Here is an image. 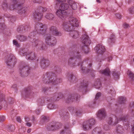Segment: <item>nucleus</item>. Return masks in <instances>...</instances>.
Wrapping results in <instances>:
<instances>
[{
  "label": "nucleus",
  "mask_w": 134,
  "mask_h": 134,
  "mask_svg": "<svg viewBox=\"0 0 134 134\" xmlns=\"http://www.w3.org/2000/svg\"><path fill=\"white\" fill-rule=\"evenodd\" d=\"M71 56H73L74 58L78 61L81 60L82 58V55L79 51L75 48H74L70 53Z\"/></svg>",
  "instance_id": "8"
},
{
  "label": "nucleus",
  "mask_w": 134,
  "mask_h": 134,
  "mask_svg": "<svg viewBox=\"0 0 134 134\" xmlns=\"http://www.w3.org/2000/svg\"><path fill=\"white\" fill-rule=\"evenodd\" d=\"M88 63V66L90 68H91L92 67V63L91 62L89 63L88 61L87 62ZM83 63V62L81 61V62H80L78 64V65H81V69L82 72L84 73H87L88 72H91L93 73L95 71L92 68H87L86 67L83 66L82 64Z\"/></svg>",
  "instance_id": "7"
},
{
  "label": "nucleus",
  "mask_w": 134,
  "mask_h": 134,
  "mask_svg": "<svg viewBox=\"0 0 134 134\" xmlns=\"http://www.w3.org/2000/svg\"><path fill=\"white\" fill-rule=\"evenodd\" d=\"M60 7L62 9L65 10L68 9L69 8V6L67 3H63L62 4Z\"/></svg>",
  "instance_id": "43"
},
{
  "label": "nucleus",
  "mask_w": 134,
  "mask_h": 134,
  "mask_svg": "<svg viewBox=\"0 0 134 134\" xmlns=\"http://www.w3.org/2000/svg\"><path fill=\"white\" fill-rule=\"evenodd\" d=\"M66 12L65 10L59 9L56 13L57 15L62 19L66 18Z\"/></svg>",
  "instance_id": "20"
},
{
  "label": "nucleus",
  "mask_w": 134,
  "mask_h": 134,
  "mask_svg": "<svg viewBox=\"0 0 134 134\" xmlns=\"http://www.w3.org/2000/svg\"><path fill=\"white\" fill-rule=\"evenodd\" d=\"M47 28V26L46 25L38 23L36 24L35 30L37 33L43 35L46 33Z\"/></svg>",
  "instance_id": "3"
},
{
  "label": "nucleus",
  "mask_w": 134,
  "mask_h": 134,
  "mask_svg": "<svg viewBox=\"0 0 134 134\" xmlns=\"http://www.w3.org/2000/svg\"><path fill=\"white\" fill-rule=\"evenodd\" d=\"M73 28L72 29L70 32V36L74 38H77L79 36L78 32L76 30H73Z\"/></svg>",
  "instance_id": "25"
},
{
  "label": "nucleus",
  "mask_w": 134,
  "mask_h": 134,
  "mask_svg": "<svg viewBox=\"0 0 134 134\" xmlns=\"http://www.w3.org/2000/svg\"><path fill=\"white\" fill-rule=\"evenodd\" d=\"M12 89L15 91H16L17 90V85L16 84L13 85L12 87Z\"/></svg>",
  "instance_id": "58"
},
{
  "label": "nucleus",
  "mask_w": 134,
  "mask_h": 134,
  "mask_svg": "<svg viewBox=\"0 0 134 134\" xmlns=\"http://www.w3.org/2000/svg\"><path fill=\"white\" fill-rule=\"evenodd\" d=\"M56 105L52 104H49L48 106V108L50 109H55L57 108Z\"/></svg>",
  "instance_id": "49"
},
{
  "label": "nucleus",
  "mask_w": 134,
  "mask_h": 134,
  "mask_svg": "<svg viewBox=\"0 0 134 134\" xmlns=\"http://www.w3.org/2000/svg\"><path fill=\"white\" fill-rule=\"evenodd\" d=\"M45 42L48 45L53 46L55 45L56 40L54 37L50 35H48L46 37Z\"/></svg>",
  "instance_id": "10"
},
{
  "label": "nucleus",
  "mask_w": 134,
  "mask_h": 134,
  "mask_svg": "<svg viewBox=\"0 0 134 134\" xmlns=\"http://www.w3.org/2000/svg\"><path fill=\"white\" fill-rule=\"evenodd\" d=\"M19 72L21 77H26L30 73L31 68L27 65L21 66L20 67Z\"/></svg>",
  "instance_id": "4"
},
{
  "label": "nucleus",
  "mask_w": 134,
  "mask_h": 134,
  "mask_svg": "<svg viewBox=\"0 0 134 134\" xmlns=\"http://www.w3.org/2000/svg\"><path fill=\"white\" fill-rule=\"evenodd\" d=\"M127 74L130 79L131 83L134 84V74L130 70L127 71Z\"/></svg>",
  "instance_id": "26"
},
{
  "label": "nucleus",
  "mask_w": 134,
  "mask_h": 134,
  "mask_svg": "<svg viewBox=\"0 0 134 134\" xmlns=\"http://www.w3.org/2000/svg\"><path fill=\"white\" fill-rule=\"evenodd\" d=\"M130 110H131L132 111H133V108H134V102L131 103L130 105Z\"/></svg>",
  "instance_id": "57"
},
{
  "label": "nucleus",
  "mask_w": 134,
  "mask_h": 134,
  "mask_svg": "<svg viewBox=\"0 0 134 134\" xmlns=\"http://www.w3.org/2000/svg\"><path fill=\"white\" fill-rule=\"evenodd\" d=\"M37 34V32L35 31V29L34 30L33 32H32L30 33L29 35V37L30 38L33 39V41H34V40H35L36 39L35 38V37L36 36Z\"/></svg>",
  "instance_id": "39"
},
{
  "label": "nucleus",
  "mask_w": 134,
  "mask_h": 134,
  "mask_svg": "<svg viewBox=\"0 0 134 134\" xmlns=\"http://www.w3.org/2000/svg\"><path fill=\"white\" fill-rule=\"evenodd\" d=\"M104 129L106 131L109 130L110 129V127L107 124H105L104 126Z\"/></svg>",
  "instance_id": "56"
},
{
  "label": "nucleus",
  "mask_w": 134,
  "mask_h": 134,
  "mask_svg": "<svg viewBox=\"0 0 134 134\" xmlns=\"http://www.w3.org/2000/svg\"><path fill=\"white\" fill-rule=\"evenodd\" d=\"M45 101L43 98H40L37 100V103L38 105L42 106L44 104Z\"/></svg>",
  "instance_id": "46"
},
{
  "label": "nucleus",
  "mask_w": 134,
  "mask_h": 134,
  "mask_svg": "<svg viewBox=\"0 0 134 134\" xmlns=\"http://www.w3.org/2000/svg\"><path fill=\"white\" fill-rule=\"evenodd\" d=\"M109 92L113 96H114L115 95L116 92L114 88H112L110 90Z\"/></svg>",
  "instance_id": "52"
},
{
  "label": "nucleus",
  "mask_w": 134,
  "mask_h": 134,
  "mask_svg": "<svg viewBox=\"0 0 134 134\" xmlns=\"http://www.w3.org/2000/svg\"><path fill=\"white\" fill-rule=\"evenodd\" d=\"M32 92V91L30 87L26 88L25 90V96L27 97L29 94L31 93Z\"/></svg>",
  "instance_id": "44"
},
{
  "label": "nucleus",
  "mask_w": 134,
  "mask_h": 134,
  "mask_svg": "<svg viewBox=\"0 0 134 134\" xmlns=\"http://www.w3.org/2000/svg\"><path fill=\"white\" fill-rule=\"evenodd\" d=\"M124 28H127L130 27L129 25L126 23H124L123 24Z\"/></svg>",
  "instance_id": "61"
},
{
  "label": "nucleus",
  "mask_w": 134,
  "mask_h": 134,
  "mask_svg": "<svg viewBox=\"0 0 134 134\" xmlns=\"http://www.w3.org/2000/svg\"><path fill=\"white\" fill-rule=\"evenodd\" d=\"M88 85V82L83 80L82 82L81 83L80 87L81 88L86 87H87Z\"/></svg>",
  "instance_id": "47"
},
{
  "label": "nucleus",
  "mask_w": 134,
  "mask_h": 134,
  "mask_svg": "<svg viewBox=\"0 0 134 134\" xmlns=\"http://www.w3.org/2000/svg\"><path fill=\"white\" fill-rule=\"evenodd\" d=\"M1 7L5 11H6L8 9L11 10L14 9L13 4L11 5L10 3L9 2L8 0H4L3 1Z\"/></svg>",
  "instance_id": "9"
},
{
  "label": "nucleus",
  "mask_w": 134,
  "mask_h": 134,
  "mask_svg": "<svg viewBox=\"0 0 134 134\" xmlns=\"http://www.w3.org/2000/svg\"><path fill=\"white\" fill-rule=\"evenodd\" d=\"M39 9L40 12H44L47 10V8L46 7H40L39 8Z\"/></svg>",
  "instance_id": "53"
},
{
  "label": "nucleus",
  "mask_w": 134,
  "mask_h": 134,
  "mask_svg": "<svg viewBox=\"0 0 134 134\" xmlns=\"http://www.w3.org/2000/svg\"><path fill=\"white\" fill-rule=\"evenodd\" d=\"M7 130L10 132L13 131L15 129V127L14 125H10L7 126Z\"/></svg>",
  "instance_id": "45"
},
{
  "label": "nucleus",
  "mask_w": 134,
  "mask_h": 134,
  "mask_svg": "<svg viewBox=\"0 0 134 134\" xmlns=\"http://www.w3.org/2000/svg\"><path fill=\"white\" fill-rule=\"evenodd\" d=\"M55 95L53 97V99L55 100H58L59 99L62 98L63 97V95L61 93H55Z\"/></svg>",
  "instance_id": "37"
},
{
  "label": "nucleus",
  "mask_w": 134,
  "mask_h": 134,
  "mask_svg": "<svg viewBox=\"0 0 134 134\" xmlns=\"http://www.w3.org/2000/svg\"><path fill=\"white\" fill-rule=\"evenodd\" d=\"M101 93L100 92L97 93L96 96L95 100H97L101 96Z\"/></svg>",
  "instance_id": "54"
},
{
  "label": "nucleus",
  "mask_w": 134,
  "mask_h": 134,
  "mask_svg": "<svg viewBox=\"0 0 134 134\" xmlns=\"http://www.w3.org/2000/svg\"><path fill=\"white\" fill-rule=\"evenodd\" d=\"M95 49L96 50L97 53L100 54H103L105 51L104 47L102 44H99L95 47Z\"/></svg>",
  "instance_id": "18"
},
{
  "label": "nucleus",
  "mask_w": 134,
  "mask_h": 134,
  "mask_svg": "<svg viewBox=\"0 0 134 134\" xmlns=\"http://www.w3.org/2000/svg\"><path fill=\"white\" fill-rule=\"evenodd\" d=\"M87 121L88 124H89L92 126L94 125L95 123V120L93 119H90Z\"/></svg>",
  "instance_id": "48"
},
{
  "label": "nucleus",
  "mask_w": 134,
  "mask_h": 134,
  "mask_svg": "<svg viewBox=\"0 0 134 134\" xmlns=\"http://www.w3.org/2000/svg\"><path fill=\"white\" fill-rule=\"evenodd\" d=\"M69 3L72 9L76 10L77 8V5L76 3L74 1L70 0L68 2Z\"/></svg>",
  "instance_id": "31"
},
{
  "label": "nucleus",
  "mask_w": 134,
  "mask_h": 134,
  "mask_svg": "<svg viewBox=\"0 0 134 134\" xmlns=\"http://www.w3.org/2000/svg\"><path fill=\"white\" fill-rule=\"evenodd\" d=\"M116 37L115 35L113 34L111 35L109 38L108 40V42L110 44L114 43Z\"/></svg>",
  "instance_id": "35"
},
{
  "label": "nucleus",
  "mask_w": 134,
  "mask_h": 134,
  "mask_svg": "<svg viewBox=\"0 0 134 134\" xmlns=\"http://www.w3.org/2000/svg\"><path fill=\"white\" fill-rule=\"evenodd\" d=\"M23 1L21 0H12L13 9L17 10L18 13L21 14L25 13L27 10L26 7L21 6V3L24 2Z\"/></svg>",
  "instance_id": "2"
},
{
  "label": "nucleus",
  "mask_w": 134,
  "mask_h": 134,
  "mask_svg": "<svg viewBox=\"0 0 134 134\" xmlns=\"http://www.w3.org/2000/svg\"><path fill=\"white\" fill-rule=\"evenodd\" d=\"M94 86L97 89L100 88L101 86V84L99 79H97L95 81Z\"/></svg>",
  "instance_id": "38"
},
{
  "label": "nucleus",
  "mask_w": 134,
  "mask_h": 134,
  "mask_svg": "<svg viewBox=\"0 0 134 134\" xmlns=\"http://www.w3.org/2000/svg\"><path fill=\"white\" fill-rule=\"evenodd\" d=\"M116 131L118 133L122 134L124 132V130L122 126L118 125L116 128Z\"/></svg>",
  "instance_id": "32"
},
{
  "label": "nucleus",
  "mask_w": 134,
  "mask_h": 134,
  "mask_svg": "<svg viewBox=\"0 0 134 134\" xmlns=\"http://www.w3.org/2000/svg\"><path fill=\"white\" fill-rule=\"evenodd\" d=\"M7 17L8 18H10V21L12 22L13 21H14V17L12 16L10 17V15H8V16H7Z\"/></svg>",
  "instance_id": "64"
},
{
  "label": "nucleus",
  "mask_w": 134,
  "mask_h": 134,
  "mask_svg": "<svg viewBox=\"0 0 134 134\" xmlns=\"http://www.w3.org/2000/svg\"><path fill=\"white\" fill-rule=\"evenodd\" d=\"M6 85L5 82L0 81V86L3 87Z\"/></svg>",
  "instance_id": "60"
},
{
  "label": "nucleus",
  "mask_w": 134,
  "mask_h": 134,
  "mask_svg": "<svg viewBox=\"0 0 134 134\" xmlns=\"http://www.w3.org/2000/svg\"><path fill=\"white\" fill-rule=\"evenodd\" d=\"M115 120H114V119L113 118H109L108 120V123L110 125L113 126L116 125L118 123V120L116 117L115 118Z\"/></svg>",
  "instance_id": "24"
},
{
  "label": "nucleus",
  "mask_w": 134,
  "mask_h": 134,
  "mask_svg": "<svg viewBox=\"0 0 134 134\" xmlns=\"http://www.w3.org/2000/svg\"><path fill=\"white\" fill-rule=\"evenodd\" d=\"M82 113V111L80 110H77L76 112V115L77 116H78L79 114L81 113Z\"/></svg>",
  "instance_id": "63"
},
{
  "label": "nucleus",
  "mask_w": 134,
  "mask_h": 134,
  "mask_svg": "<svg viewBox=\"0 0 134 134\" xmlns=\"http://www.w3.org/2000/svg\"><path fill=\"white\" fill-rule=\"evenodd\" d=\"M50 65V62L48 59L43 58L40 62V65L41 68L43 69L47 68Z\"/></svg>",
  "instance_id": "17"
},
{
  "label": "nucleus",
  "mask_w": 134,
  "mask_h": 134,
  "mask_svg": "<svg viewBox=\"0 0 134 134\" xmlns=\"http://www.w3.org/2000/svg\"><path fill=\"white\" fill-rule=\"evenodd\" d=\"M81 40L82 43L85 45H89L91 44V41L89 36L85 34L82 35Z\"/></svg>",
  "instance_id": "15"
},
{
  "label": "nucleus",
  "mask_w": 134,
  "mask_h": 134,
  "mask_svg": "<svg viewBox=\"0 0 134 134\" xmlns=\"http://www.w3.org/2000/svg\"><path fill=\"white\" fill-rule=\"evenodd\" d=\"M5 117L3 115L0 116V122L4 121L5 120Z\"/></svg>",
  "instance_id": "55"
},
{
  "label": "nucleus",
  "mask_w": 134,
  "mask_h": 134,
  "mask_svg": "<svg viewBox=\"0 0 134 134\" xmlns=\"http://www.w3.org/2000/svg\"><path fill=\"white\" fill-rule=\"evenodd\" d=\"M110 70L108 68H107L104 70L100 71V73L107 76H110Z\"/></svg>",
  "instance_id": "30"
},
{
  "label": "nucleus",
  "mask_w": 134,
  "mask_h": 134,
  "mask_svg": "<svg viewBox=\"0 0 134 134\" xmlns=\"http://www.w3.org/2000/svg\"><path fill=\"white\" fill-rule=\"evenodd\" d=\"M30 26L28 25H23L19 26L17 28V31L20 33H24L30 30Z\"/></svg>",
  "instance_id": "13"
},
{
  "label": "nucleus",
  "mask_w": 134,
  "mask_h": 134,
  "mask_svg": "<svg viewBox=\"0 0 134 134\" xmlns=\"http://www.w3.org/2000/svg\"><path fill=\"white\" fill-rule=\"evenodd\" d=\"M69 23L71 25L72 28L75 27H77L78 26V20H77L75 18L71 17L69 19Z\"/></svg>",
  "instance_id": "16"
},
{
  "label": "nucleus",
  "mask_w": 134,
  "mask_h": 134,
  "mask_svg": "<svg viewBox=\"0 0 134 134\" xmlns=\"http://www.w3.org/2000/svg\"><path fill=\"white\" fill-rule=\"evenodd\" d=\"M70 24L69 23L66 22H64L62 24L63 28L65 31H70L71 29H72L71 26H70Z\"/></svg>",
  "instance_id": "22"
},
{
  "label": "nucleus",
  "mask_w": 134,
  "mask_h": 134,
  "mask_svg": "<svg viewBox=\"0 0 134 134\" xmlns=\"http://www.w3.org/2000/svg\"><path fill=\"white\" fill-rule=\"evenodd\" d=\"M89 45H85L82 48V49L85 53H87L89 51V48L88 47Z\"/></svg>",
  "instance_id": "42"
},
{
  "label": "nucleus",
  "mask_w": 134,
  "mask_h": 134,
  "mask_svg": "<svg viewBox=\"0 0 134 134\" xmlns=\"http://www.w3.org/2000/svg\"><path fill=\"white\" fill-rule=\"evenodd\" d=\"M92 134H103V133L101 128L97 127L93 129Z\"/></svg>",
  "instance_id": "28"
},
{
  "label": "nucleus",
  "mask_w": 134,
  "mask_h": 134,
  "mask_svg": "<svg viewBox=\"0 0 134 134\" xmlns=\"http://www.w3.org/2000/svg\"><path fill=\"white\" fill-rule=\"evenodd\" d=\"M34 3H40L42 2V0H32Z\"/></svg>",
  "instance_id": "62"
},
{
  "label": "nucleus",
  "mask_w": 134,
  "mask_h": 134,
  "mask_svg": "<svg viewBox=\"0 0 134 134\" xmlns=\"http://www.w3.org/2000/svg\"><path fill=\"white\" fill-rule=\"evenodd\" d=\"M113 75L114 76V78L115 79H118L119 78V75L118 72L116 71L113 72Z\"/></svg>",
  "instance_id": "50"
},
{
  "label": "nucleus",
  "mask_w": 134,
  "mask_h": 134,
  "mask_svg": "<svg viewBox=\"0 0 134 134\" xmlns=\"http://www.w3.org/2000/svg\"><path fill=\"white\" fill-rule=\"evenodd\" d=\"M42 81L44 83H51L55 85L61 83L62 80L60 78L57 77V75L55 73L48 72L43 74Z\"/></svg>",
  "instance_id": "1"
},
{
  "label": "nucleus",
  "mask_w": 134,
  "mask_h": 134,
  "mask_svg": "<svg viewBox=\"0 0 134 134\" xmlns=\"http://www.w3.org/2000/svg\"><path fill=\"white\" fill-rule=\"evenodd\" d=\"M48 121V119L46 116H42L41 117V121L42 123L46 122Z\"/></svg>",
  "instance_id": "51"
},
{
  "label": "nucleus",
  "mask_w": 134,
  "mask_h": 134,
  "mask_svg": "<svg viewBox=\"0 0 134 134\" xmlns=\"http://www.w3.org/2000/svg\"><path fill=\"white\" fill-rule=\"evenodd\" d=\"M106 116L105 112L104 109H100L98 111L97 116L101 120L105 118Z\"/></svg>",
  "instance_id": "21"
},
{
  "label": "nucleus",
  "mask_w": 134,
  "mask_h": 134,
  "mask_svg": "<svg viewBox=\"0 0 134 134\" xmlns=\"http://www.w3.org/2000/svg\"><path fill=\"white\" fill-rule=\"evenodd\" d=\"M80 96L77 94H72L68 95L66 99V102L67 103H71L74 101H77Z\"/></svg>",
  "instance_id": "11"
},
{
  "label": "nucleus",
  "mask_w": 134,
  "mask_h": 134,
  "mask_svg": "<svg viewBox=\"0 0 134 134\" xmlns=\"http://www.w3.org/2000/svg\"><path fill=\"white\" fill-rule=\"evenodd\" d=\"M83 127L84 130H86L91 129L92 126L89 124H88L87 121L84 122Z\"/></svg>",
  "instance_id": "36"
},
{
  "label": "nucleus",
  "mask_w": 134,
  "mask_h": 134,
  "mask_svg": "<svg viewBox=\"0 0 134 134\" xmlns=\"http://www.w3.org/2000/svg\"><path fill=\"white\" fill-rule=\"evenodd\" d=\"M68 80L71 82L75 83L76 82V78L72 74H69L68 76Z\"/></svg>",
  "instance_id": "34"
},
{
  "label": "nucleus",
  "mask_w": 134,
  "mask_h": 134,
  "mask_svg": "<svg viewBox=\"0 0 134 134\" xmlns=\"http://www.w3.org/2000/svg\"><path fill=\"white\" fill-rule=\"evenodd\" d=\"M43 14L42 13L38 11H35L34 14V17L36 20H40L42 18Z\"/></svg>",
  "instance_id": "23"
},
{
  "label": "nucleus",
  "mask_w": 134,
  "mask_h": 134,
  "mask_svg": "<svg viewBox=\"0 0 134 134\" xmlns=\"http://www.w3.org/2000/svg\"><path fill=\"white\" fill-rule=\"evenodd\" d=\"M127 74L130 79L131 83L134 84V74L130 70L127 71Z\"/></svg>",
  "instance_id": "27"
},
{
  "label": "nucleus",
  "mask_w": 134,
  "mask_h": 134,
  "mask_svg": "<svg viewBox=\"0 0 134 134\" xmlns=\"http://www.w3.org/2000/svg\"><path fill=\"white\" fill-rule=\"evenodd\" d=\"M60 124L58 123H55L53 124L51 123L48 125L47 126V129L48 131H53L60 128Z\"/></svg>",
  "instance_id": "14"
},
{
  "label": "nucleus",
  "mask_w": 134,
  "mask_h": 134,
  "mask_svg": "<svg viewBox=\"0 0 134 134\" xmlns=\"http://www.w3.org/2000/svg\"><path fill=\"white\" fill-rule=\"evenodd\" d=\"M24 55H25L26 58L29 60L35 59L36 56L35 53L33 52H25L23 53Z\"/></svg>",
  "instance_id": "19"
},
{
  "label": "nucleus",
  "mask_w": 134,
  "mask_h": 134,
  "mask_svg": "<svg viewBox=\"0 0 134 134\" xmlns=\"http://www.w3.org/2000/svg\"><path fill=\"white\" fill-rule=\"evenodd\" d=\"M45 17L48 19L52 20L53 19L54 17V15L52 13H47L46 14Z\"/></svg>",
  "instance_id": "40"
},
{
  "label": "nucleus",
  "mask_w": 134,
  "mask_h": 134,
  "mask_svg": "<svg viewBox=\"0 0 134 134\" xmlns=\"http://www.w3.org/2000/svg\"><path fill=\"white\" fill-rule=\"evenodd\" d=\"M50 33L53 35L56 36H60L62 35L61 33L59 31L57 27L52 26L49 28Z\"/></svg>",
  "instance_id": "12"
},
{
  "label": "nucleus",
  "mask_w": 134,
  "mask_h": 134,
  "mask_svg": "<svg viewBox=\"0 0 134 134\" xmlns=\"http://www.w3.org/2000/svg\"><path fill=\"white\" fill-rule=\"evenodd\" d=\"M129 12L132 14L134 13V8L133 7L129 9Z\"/></svg>",
  "instance_id": "59"
},
{
  "label": "nucleus",
  "mask_w": 134,
  "mask_h": 134,
  "mask_svg": "<svg viewBox=\"0 0 134 134\" xmlns=\"http://www.w3.org/2000/svg\"><path fill=\"white\" fill-rule=\"evenodd\" d=\"M16 62V58L13 54H10L8 55L6 63L10 68H13Z\"/></svg>",
  "instance_id": "5"
},
{
  "label": "nucleus",
  "mask_w": 134,
  "mask_h": 134,
  "mask_svg": "<svg viewBox=\"0 0 134 134\" xmlns=\"http://www.w3.org/2000/svg\"><path fill=\"white\" fill-rule=\"evenodd\" d=\"M32 42L33 47L41 50L44 49L45 46L42 41L39 39H35V40L34 39V41Z\"/></svg>",
  "instance_id": "6"
},
{
  "label": "nucleus",
  "mask_w": 134,
  "mask_h": 134,
  "mask_svg": "<svg viewBox=\"0 0 134 134\" xmlns=\"http://www.w3.org/2000/svg\"><path fill=\"white\" fill-rule=\"evenodd\" d=\"M16 38L21 42L25 41L27 40V38L26 36L20 35H17Z\"/></svg>",
  "instance_id": "33"
},
{
  "label": "nucleus",
  "mask_w": 134,
  "mask_h": 134,
  "mask_svg": "<svg viewBox=\"0 0 134 134\" xmlns=\"http://www.w3.org/2000/svg\"><path fill=\"white\" fill-rule=\"evenodd\" d=\"M119 103L121 104H123L125 103L126 101V98L125 97L121 96L119 98Z\"/></svg>",
  "instance_id": "41"
},
{
  "label": "nucleus",
  "mask_w": 134,
  "mask_h": 134,
  "mask_svg": "<svg viewBox=\"0 0 134 134\" xmlns=\"http://www.w3.org/2000/svg\"><path fill=\"white\" fill-rule=\"evenodd\" d=\"M76 61H77L76 59L73 57V56H71V57L69 59L68 61V64L71 66H73L74 64L75 63Z\"/></svg>",
  "instance_id": "29"
}]
</instances>
